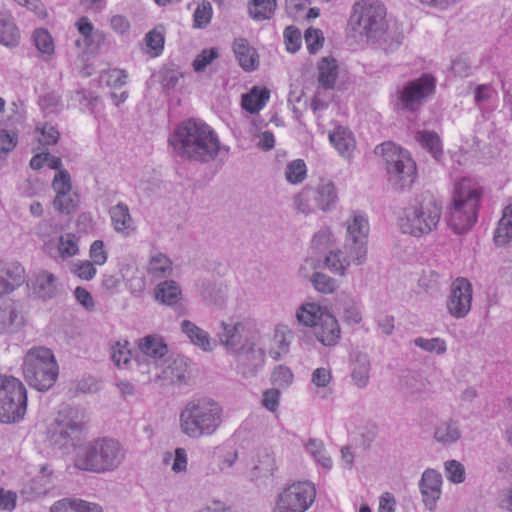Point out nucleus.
<instances>
[{"label": "nucleus", "instance_id": "nucleus-1", "mask_svg": "<svg viewBox=\"0 0 512 512\" xmlns=\"http://www.w3.org/2000/svg\"><path fill=\"white\" fill-rule=\"evenodd\" d=\"M176 156L199 163L213 161L221 150L216 132L199 119L183 121L168 139Z\"/></svg>", "mask_w": 512, "mask_h": 512}, {"label": "nucleus", "instance_id": "nucleus-2", "mask_svg": "<svg viewBox=\"0 0 512 512\" xmlns=\"http://www.w3.org/2000/svg\"><path fill=\"white\" fill-rule=\"evenodd\" d=\"M349 27L367 41L386 43L391 39L389 49L401 43L402 36L395 31L391 35L386 20V8L380 0H358L352 7Z\"/></svg>", "mask_w": 512, "mask_h": 512}, {"label": "nucleus", "instance_id": "nucleus-3", "mask_svg": "<svg viewBox=\"0 0 512 512\" xmlns=\"http://www.w3.org/2000/svg\"><path fill=\"white\" fill-rule=\"evenodd\" d=\"M126 450L113 438L103 437L82 446L74 459V466L83 471L104 474L118 469L124 462Z\"/></svg>", "mask_w": 512, "mask_h": 512}, {"label": "nucleus", "instance_id": "nucleus-4", "mask_svg": "<svg viewBox=\"0 0 512 512\" xmlns=\"http://www.w3.org/2000/svg\"><path fill=\"white\" fill-rule=\"evenodd\" d=\"M222 416V406L214 399H192L180 413V428L192 439L211 436L221 426Z\"/></svg>", "mask_w": 512, "mask_h": 512}, {"label": "nucleus", "instance_id": "nucleus-5", "mask_svg": "<svg viewBox=\"0 0 512 512\" xmlns=\"http://www.w3.org/2000/svg\"><path fill=\"white\" fill-rule=\"evenodd\" d=\"M481 192L475 181L463 178L456 183L449 209L448 225L457 233L468 231L477 220Z\"/></svg>", "mask_w": 512, "mask_h": 512}, {"label": "nucleus", "instance_id": "nucleus-6", "mask_svg": "<svg viewBox=\"0 0 512 512\" xmlns=\"http://www.w3.org/2000/svg\"><path fill=\"white\" fill-rule=\"evenodd\" d=\"M58 364L52 351L46 347L29 349L23 361V374L27 383L38 391L49 390L58 377Z\"/></svg>", "mask_w": 512, "mask_h": 512}, {"label": "nucleus", "instance_id": "nucleus-7", "mask_svg": "<svg viewBox=\"0 0 512 512\" xmlns=\"http://www.w3.org/2000/svg\"><path fill=\"white\" fill-rule=\"evenodd\" d=\"M375 153L383 158L389 181L395 186L405 188L414 182L416 164L407 150L393 142H384L376 147Z\"/></svg>", "mask_w": 512, "mask_h": 512}, {"label": "nucleus", "instance_id": "nucleus-8", "mask_svg": "<svg viewBox=\"0 0 512 512\" xmlns=\"http://www.w3.org/2000/svg\"><path fill=\"white\" fill-rule=\"evenodd\" d=\"M26 407L27 395L22 382L12 376H0V422L19 421Z\"/></svg>", "mask_w": 512, "mask_h": 512}, {"label": "nucleus", "instance_id": "nucleus-9", "mask_svg": "<svg viewBox=\"0 0 512 512\" xmlns=\"http://www.w3.org/2000/svg\"><path fill=\"white\" fill-rule=\"evenodd\" d=\"M441 208L435 202L405 208L399 219V227L405 234L420 237L436 228Z\"/></svg>", "mask_w": 512, "mask_h": 512}, {"label": "nucleus", "instance_id": "nucleus-10", "mask_svg": "<svg viewBox=\"0 0 512 512\" xmlns=\"http://www.w3.org/2000/svg\"><path fill=\"white\" fill-rule=\"evenodd\" d=\"M316 487L310 481H295L282 488L271 512H306L314 503Z\"/></svg>", "mask_w": 512, "mask_h": 512}, {"label": "nucleus", "instance_id": "nucleus-11", "mask_svg": "<svg viewBox=\"0 0 512 512\" xmlns=\"http://www.w3.org/2000/svg\"><path fill=\"white\" fill-rule=\"evenodd\" d=\"M435 88L436 79L431 74L409 81L398 91V108L416 111L435 92Z\"/></svg>", "mask_w": 512, "mask_h": 512}, {"label": "nucleus", "instance_id": "nucleus-12", "mask_svg": "<svg viewBox=\"0 0 512 512\" xmlns=\"http://www.w3.org/2000/svg\"><path fill=\"white\" fill-rule=\"evenodd\" d=\"M338 241L339 238L330 228L322 229V269L344 277L350 267V261L345 256L343 248L336 245Z\"/></svg>", "mask_w": 512, "mask_h": 512}, {"label": "nucleus", "instance_id": "nucleus-13", "mask_svg": "<svg viewBox=\"0 0 512 512\" xmlns=\"http://www.w3.org/2000/svg\"><path fill=\"white\" fill-rule=\"evenodd\" d=\"M473 299V286L464 278H456L450 287L446 300V309L451 317L455 319L465 318L471 311Z\"/></svg>", "mask_w": 512, "mask_h": 512}, {"label": "nucleus", "instance_id": "nucleus-14", "mask_svg": "<svg viewBox=\"0 0 512 512\" xmlns=\"http://www.w3.org/2000/svg\"><path fill=\"white\" fill-rule=\"evenodd\" d=\"M442 485L443 477L439 471L433 468H427L423 471L418 482V488L427 510H435L442 495Z\"/></svg>", "mask_w": 512, "mask_h": 512}, {"label": "nucleus", "instance_id": "nucleus-15", "mask_svg": "<svg viewBox=\"0 0 512 512\" xmlns=\"http://www.w3.org/2000/svg\"><path fill=\"white\" fill-rule=\"evenodd\" d=\"M233 356L237 362V367L245 377L254 376L265 362L264 350L256 348V343L252 339L246 341V344L237 350Z\"/></svg>", "mask_w": 512, "mask_h": 512}, {"label": "nucleus", "instance_id": "nucleus-16", "mask_svg": "<svg viewBox=\"0 0 512 512\" xmlns=\"http://www.w3.org/2000/svg\"><path fill=\"white\" fill-rule=\"evenodd\" d=\"M217 338L230 354L239 350L246 341L251 338L247 336L246 324L241 321H222L217 331Z\"/></svg>", "mask_w": 512, "mask_h": 512}, {"label": "nucleus", "instance_id": "nucleus-17", "mask_svg": "<svg viewBox=\"0 0 512 512\" xmlns=\"http://www.w3.org/2000/svg\"><path fill=\"white\" fill-rule=\"evenodd\" d=\"M348 81L343 65L334 57H322V89H341Z\"/></svg>", "mask_w": 512, "mask_h": 512}, {"label": "nucleus", "instance_id": "nucleus-18", "mask_svg": "<svg viewBox=\"0 0 512 512\" xmlns=\"http://www.w3.org/2000/svg\"><path fill=\"white\" fill-rule=\"evenodd\" d=\"M83 425L81 421L72 419L61 420L52 430L51 441L60 447H65L69 444L75 445L79 441Z\"/></svg>", "mask_w": 512, "mask_h": 512}, {"label": "nucleus", "instance_id": "nucleus-19", "mask_svg": "<svg viewBox=\"0 0 512 512\" xmlns=\"http://www.w3.org/2000/svg\"><path fill=\"white\" fill-rule=\"evenodd\" d=\"M25 282V271L17 262L0 263V295L8 294Z\"/></svg>", "mask_w": 512, "mask_h": 512}, {"label": "nucleus", "instance_id": "nucleus-20", "mask_svg": "<svg viewBox=\"0 0 512 512\" xmlns=\"http://www.w3.org/2000/svg\"><path fill=\"white\" fill-rule=\"evenodd\" d=\"M345 241L368 242L370 234V223L366 213L353 211L345 222Z\"/></svg>", "mask_w": 512, "mask_h": 512}, {"label": "nucleus", "instance_id": "nucleus-21", "mask_svg": "<svg viewBox=\"0 0 512 512\" xmlns=\"http://www.w3.org/2000/svg\"><path fill=\"white\" fill-rule=\"evenodd\" d=\"M24 324V316L13 302L4 301L0 305V334L16 333Z\"/></svg>", "mask_w": 512, "mask_h": 512}, {"label": "nucleus", "instance_id": "nucleus-22", "mask_svg": "<svg viewBox=\"0 0 512 512\" xmlns=\"http://www.w3.org/2000/svg\"><path fill=\"white\" fill-rule=\"evenodd\" d=\"M461 437L462 431L457 420L449 418L439 421L434 426L433 439L444 447L456 444Z\"/></svg>", "mask_w": 512, "mask_h": 512}, {"label": "nucleus", "instance_id": "nucleus-23", "mask_svg": "<svg viewBox=\"0 0 512 512\" xmlns=\"http://www.w3.org/2000/svg\"><path fill=\"white\" fill-rule=\"evenodd\" d=\"M339 310V305L330 311L322 304V345L324 346H335L341 338L340 326L334 314Z\"/></svg>", "mask_w": 512, "mask_h": 512}, {"label": "nucleus", "instance_id": "nucleus-24", "mask_svg": "<svg viewBox=\"0 0 512 512\" xmlns=\"http://www.w3.org/2000/svg\"><path fill=\"white\" fill-rule=\"evenodd\" d=\"M329 140L336 151L345 159H351L356 148L353 133L344 126H336L329 133Z\"/></svg>", "mask_w": 512, "mask_h": 512}, {"label": "nucleus", "instance_id": "nucleus-25", "mask_svg": "<svg viewBox=\"0 0 512 512\" xmlns=\"http://www.w3.org/2000/svg\"><path fill=\"white\" fill-rule=\"evenodd\" d=\"M234 55L244 71L251 72L258 68V53L247 39L236 38L232 44Z\"/></svg>", "mask_w": 512, "mask_h": 512}, {"label": "nucleus", "instance_id": "nucleus-26", "mask_svg": "<svg viewBox=\"0 0 512 512\" xmlns=\"http://www.w3.org/2000/svg\"><path fill=\"white\" fill-rule=\"evenodd\" d=\"M277 470L274 452L271 449L263 448L257 452L256 464L251 469V480L258 481L262 478L274 476Z\"/></svg>", "mask_w": 512, "mask_h": 512}, {"label": "nucleus", "instance_id": "nucleus-27", "mask_svg": "<svg viewBox=\"0 0 512 512\" xmlns=\"http://www.w3.org/2000/svg\"><path fill=\"white\" fill-rule=\"evenodd\" d=\"M20 31L14 17L7 10H0V44L14 48L20 43Z\"/></svg>", "mask_w": 512, "mask_h": 512}, {"label": "nucleus", "instance_id": "nucleus-28", "mask_svg": "<svg viewBox=\"0 0 512 512\" xmlns=\"http://www.w3.org/2000/svg\"><path fill=\"white\" fill-rule=\"evenodd\" d=\"M180 327L181 331L188 337L190 342L201 350L210 352L216 346L215 340L210 337L209 333L190 320H183Z\"/></svg>", "mask_w": 512, "mask_h": 512}, {"label": "nucleus", "instance_id": "nucleus-29", "mask_svg": "<svg viewBox=\"0 0 512 512\" xmlns=\"http://www.w3.org/2000/svg\"><path fill=\"white\" fill-rule=\"evenodd\" d=\"M402 391L413 400L422 399L429 393V381L420 373H410L403 380Z\"/></svg>", "mask_w": 512, "mask_h": 512}, {"label": "nucleus", "instance_id": "nucleus-30", "mask_svg": "<svg viewBox=\"0 0 512 512\" xmlns=\"http://www.w3.org/2000/svg\"><path fill=\"white\" fill-rule=\"evenodd\" d=\"M202 300L214 308H222L226 302V287L209 280H203L200 284Z\"/></svg>", "mask_w": 512, "mask_h": 512}, {"label": "nucleus", "instance_id": "nucleus-31", "mask_svg": "<svg viewBox=\"0 0 512 512\" xmlns=\"http://www.w3.org/2000/svg\"><path fill=\"white\" fill-rule=\"evenodd\" d=\"M497 247H505L512 242V204H508L502 211L493 235Z\"/></svg>", "mask_w": 512, "mask_h": 512}, {"label": "nucleus", "instance_id": "nucleus-32", "mask_svg": "<svg viewBox=\"0 0 512 512\" xmlns=\"http://www.w3.org/2000/svg\"><path fill=\"white\" fill-rule=\"evenodd\" d=\"M295 205L301 213L308 215L320 205V187L306 186L296 197Z\"/></svg>", "mask_w": 512, "mask_h": 512}, {"label": "nucleus", "instance_id": "nucleus-33", "mask_svg": "<svg viewBox=\"0 0 512 512\" xmlns=\"http://www.w3.org/2000/svg\"><path fill=\"white\" fill-rule=\"evenodd\" d=\"M50 512H102V508L81 499H62L51 506Z\"/></svg>", "mask_w": 512, "mask_h": 512}, {"label": "nucleus", "instance_id": "nucleus-34", "mask_svg": "<svg viewBox=\"0 0 512 512\" xmlns=\"http://www.w3.org/2000/svg\"><path fill=\"white\" fill-rule=\"evenodd\" d=\"M320 256L317 251H313V254L305 258L299 268V276L304 280H309L317 291H320Z\"/></svg>", "mask_w": 512, "mask_h": 512}, {"label": "nucleus", "instance_id": "nucleus-35", "mask_svg": "<svg viewBox=\"0 0 512 512\" xmlns=\"http://www.w3.org/2000/svg\"><path fill=\"white\" fill-rule=\"evenodd\" d=\"M299 325L314 328L320 323V303L305 302L296 310Z\"/></svg>", "mask_w": 512, "mask_h": 512}, {"label": "nucleus", "instance_id": "nucleus-36", "mask_svg": "<svg viewBox=\"0 0 512 512\" xmlns=\"http://www.w3.org/2000/svg\"><path fill=\"white\" fill-rule=\"evenodd\" d=\"M181 289L175 281L165 280L159 283L155 289V298L162 304L174 305L181 298Z\"/></svg>", "mask_w": 512, "mask_h": 512}, {"label": "nucleus", "instance_id": "nucleus-37", "mask_svg": "<svg viewBox=\"0 0 512 512\" xmlns=\"http://www.w3.org/2000/svg\"><path fill=\"white\" fill-rule=\"evenodd\" d=\"M351 379L358 388H365L370 379V360L367 355H358L352 364Z\"/></svg>", "mask_w": 512, "mask_h": 512}, {"label": "nucleus", "instance_id": "nucleus-38", "mask_svg": "<svg viewBox=\"0 0 512 512\" xmlns=\"http://www.w3.org/2000/svg\"><path fill=\"white\" fill-rule=\"evenodd\" d=\"M293 338L292 331L284 325H279L275 329L274 334V343L277 348H271L269 350V355L275 360L278 361L282 355L287 354L289 351V346L291 340Z\"/></svg>", "mask_w": 512, "mask_h": 512}, {"label": "nucleus", "instance_id": "nucleus-39", "mask_svg": "<svg viewBox=\"0 0 512 512\" xmlns=\"http://www.w3.org/2000/svg\"><path fill=\"white\" fill-rule=\"evenodd\" d=\"M187 372V359L184 356L178 355L163 370V377L164 379L168 380L171 384L183 383L186 381Z\"/></svg>", "mask_w": 512, "mask_h": 512}, {"label": "nucleus", "instance_id": "nucleus-40", "mask_svg": "<svg viewBox=\"0 0 512 512\" xmlns=\"http://www.w3.org/2000/svg\"><path fill=\"white\" fill-rule=\"evenodd\" d=\"M139 349L141 352L154 359H161L168 352V347L163 338L148 335L140 340Z\"/></svg>", "mask_w": 512, "mask_h": 512}, {"label": "nucleus", "instance_id": "nucleus-41", "mask_svg": "<svg viewBox=\"0 0 512 512\" xmlns=\"http://www.w3.org/2000/svg\"><path fill=\"white\" fill-rule=\"evenodd\" d=\"M343 250L350 261V266H362L368 260V242L345 241Z\"/></svg>", "mask_w": 512, "mask_h": 512}, {"label": "nucleus", "instance_id": "nucleus-42", "mask_svg": "<svg viewBox=\"0 0 512 512\" xmlns=\"http://www.w3.org/2000/svg\"><path fill=\"white\" fill-rule=\"evenodd\" d=\"M55 281L56 278L53 274L46 271L39 273L33 282L34 292L39 298H52L56 291Z\"/></svg>", "mask_w": 512, "mask_h": 512}, {"label": "nucleus", "instance_id": "nucleus-43", "mask_svg": "<svg viewBox=\"0 0 512 512\" xmlns=\"http://www.w3.org/2000/svg\"><path fill=\"white\" fill-rule=\"evenodd\" d=\"M415 139L424 147L436 160H440L443 154L442 143L439 136L433 131H418Z\"/></svg>", "mask_w": 512, "mask_h": 512}, {"label": "nucleus", "instance_id": "nucleus-44", "mask_svg": "<svg viewBox=\"0 0 512 512\" xmlns=\"http://www.w3.org/2000/svg\"><path fill=\"white\" fill-rule=\"evenodd\" d=\"M110 217L112 225L117 232H124L132 226V218L129 212V208L124 203H118L111 207Z\"/></svg>", "mask_w": 512, "mask_h": 512}, {"label": "nucleus", "instance_id": "nucleus-45", "mask_svg": "<svg viewBox=\"0 0 512 512\" xmlns=\"http://www.w3.org/2000/svg\"><path fill=\"white\" fill-rule=\"evenodd\" d=\"M275 9L276 0H250L249 15L257 21L269 20Z\"/></svg>", "mask_w": 512, "mask_h": 512}, {"label": "nucleus", "instance_id": "nucleus-46", "mask_svg": "<svg viewBox=\"0 0 512 512\" xmlns=\"http://www.w3.org/2000/svg\"><path fill=\"white\" fill-rule=\"evenodd\" d=\"M269 99V93L266 90L260 92H252L242 96L243 108L250 112L256 113L263 108L266 101Z\"/></svg>", "mask_w": 512, "mask_h": 512}, {"label": "nucleus", "instance_id": "nucleus-47", "mask_svg": "<svg viewBox=\"0 0 512 512\" xmlns=\"http://www.w3.org/2000/svg\"><path fill=\"white\" fill-rule=\"evenodd\" d=\"M413 342L415 346L419 347L420 349L429 353H435L437 355H442L447 350V344L445 340L439 337L430 339L424 337H416Z\"/></svg>", "mask_w": 512, "mask_h": 512}, {"label": "nucleus", "instance_id": "nucleus-48", "mask_svg": "<svg viewBox=\"0 0 512 512\" xmlns=\"http://www.w3.org/2000/svg\"><path fill=\"white\" fill-rule=\"evenodd\" d=\"M306 164L301 159L291 161L285 170V178L291 184L301 183L306 177Z\"/></svg>", "mask_w": 512, "mask_h": 512}, {"label": "nucleus", "instance_id": "nucleus-49", "mask_svg": "<svg viewBox=\"0 0 512 512\" xmlns=\"http://www.w3.org/2000/svg\"><path fill=\"white\" fill-rule=\"evenodd\" d=\"M172 270L171 260L163 253H156L149 261V272L155 276H165Z\"/></svg>", "mask_w": 512, "mask_h": 512}, {"label": "nucleus", "instance_id": "nucleus-50", "mask_svg": "<svg viewBox=\"0 0 512 512\" xmlns=\"http://www.w3.org/2000/svg\"><path fill=\"white\" fill-rule=\"evenodd\" d=\"M78 196L75 193L67 192L61 195H56L53 205L56 210L61 213L70 214L75 211L78 206Z\"/></svg>", "mask_w": 512, "mask_h": 512}, {"label": "nucleus", "instance_id": "nucleus-51", "mask_svg": "<svg viewBox=\"0 0 512 512\" xmlns=\"http://www.w3.org/2000/svg\"><path fill=\"white\" fill-rule=\"evenodd\" d=\"M33 41L42 54L51 55L54 52V43L51 35L46 29L39 28L33 32Z\"/></svg>", "mask_w": 512, "mask_h": 512}, {"label": "nucleus", "instance_id": "nucleus-52", "mask_svg": "<svg viewBox=\"0 0 512 512\" xmlns=\"http://www.w3.org/2000/svg\"><path fill=\"white\" fill-rule=\"evenodd\" d=\"M446 478L454 484H460L465 481V467L457 460H448L444 463Z\"/></svg>", "mask_w": 512, "mask_h": 512}, {"label": "nucleus", "instance_id": "nucleus-53", "mask_svg": "<svg viewBox=\"0 0 512 512\" xmlns=\"http://www.w3.org/2000/svg\"><path fill=\"white\" fill-rule=\"evenodd\" d=\"M165 28L162 25L156 26L145 36L146 45L154 50L155 55H159L164 48Z\"/></svg>", "mask_w": 512, "mask_h": 512}, {"label": "nucleus", "instance_id": "nucleus-54", "mask_svg": "<svg viewBox=\"0 0 512 512\" xmlns=\"http://www.w3.org/2000/svg\"><path fill=\"white\" fill-rule=\"evenodd\" d=\"M39 105L46 114L59 113L64 107L61 97L54 92L41 96Z\"/></svg>", "mask_w": 512, "mask_h": 512}, {"label": "nucleus", "instance_id": "nucleus-55", "mask_svg": "<svg viewBox=\"0 0 512 512\" xmlns=\"http://www.w3.org/2000/svg\"><path fill=\"white\" fill-rule=\"evenodd\" d=\"M57 248L59 254L63 258H69L76 255L78 253L76 236L70 233L60 236Z\"/></svg>", "mask_w": 512, "mask_h": 512}, {"label": "nucleus", "instance_id": "nucleus-56", "mask_svg": "<svg viewBox=\"0 0 512 512\" xmlns=\"http://www.w3.org/2000/svg\"><path fill=\"white\" fill-rule=\"evenodd\" d=\"M194 27L204 28L208 25L212 18V6L209 1L203 0L198 4L193 14Z\"/></svg>", "mask_w": 512, "mask_h": 512}, {"label": "nucleus", "instance_id": "nucleus-57", "mask_svg": "<svg viewBox=\"0 0 512 512\" xmlns=\"http://www.w3.org/2000/svg\"><path fill=\"white\" fill-rule=\"evenodd\" d=\"M444 279L441 274L434 270L424 271L419 279V286L428 292L437 291L442 285Z\"/></svg>", "mask_w": 512, "mask_h": 512}, {"label": "nucleus", "instance_id": "nucleus-58", "mask_svg": "<svg viewBox=\"0 0 512 512\" xmlns=\"http://www.w3.org/2000/svg\"><path fill=\"white\" fill-rule=\"evenodd\" d=\"M293 378L292 371L284 365L276 366L271 374L272 384L279 388L290 386L293 382Z\"/></svg>", "mask_w": 512, "mask_h": 512}, {"label": "nucleus", "instance_id": "nucleus-59", "mask_svg": "<svg viewBox=\"0 0 512 512\" xmlns=\"http://www.w3.org/2000/svg\"><path fill=\"white\" fill-rule=\"evenodd\" d=\"M77 27L79 33L83 37L84 47L90 48L95 38L100 39L101 34L98 32H94V28L92 23L89 21L87 17H81L77 22Z\"/></svg>", "mask_w": 512, "mask_h": 512}, {"label": "nucleus", "instance_id": "nucleus-60", "mask_svg": "<svg viewBox=\"0 0 512 512\" xmlns=\"http://www.w3.org/2000/svg\"><path fill=\"white\" fill-rule=\"evenodd\" d=\"M286 49L290 53L297 52L301 47L302 34L295 26H287L283 33Z\"/></svg>", "mask_w": 512, "mask_h": 512}, {"label": "nucleus", "instance_id": "nucleus-61", "mask_svg": "<svg viewBox=\"0 0 512 512\" xmlns=\"http://www.w3.org/2000/svg\"><path fill=\"white\" fill-rule=\"evenodd\" d=\"M218 56L219 53L216 47L204 49L200 54L196 56L192 63V66L196 72H202Z\"/></svg>", "mask_w": 512, "mask_h": 512}, {"label": "nucleus", "instance_id": "nucleus-62", "mask_svg": "<svg viewBox=\"0 0 512 512\" xmlns=\"http://www.w3.org/2000/svg\"><path fill=\"white\" fill-rule=\"evenodd\" d=\"M338 201L336 187L332 182L322 184V211L331 210Z\"/></svg>", "mask_w": 512, "mask_h": 512}, {"label": "nucleus", "instance_id": "nucleus-63", "mask_svg": "<svg viewBox=\"0 0 512 512\" xmlns=\"http://www.w3.org/2000/svg\"><path fill=\"white\" fill-rule=\"evenodd\" d=\"M127 345H128L127 341H125L124 344L117 342L112 347L111 358H112V361L118 367L126 366L130 361L131 351L127 348Z\"/></svg>", "mask_w": 512, "mask_h": 512}, {"label": "nucleus", "instance_id": "nucleus-64", "mask_svg": "<svg viewBox=\"0 0 512 512\" xmlns=\"http://www.w3.org/2000/svg\"><path fill=\"white\" fill-rule=\"evenodd\" d=\"M52 186L57 195L71 192L72 186L69 173L66 170H60V172L54 176Z\"/></svg>", "mask_w": 512, "mask_h": 512}]
</instances>
